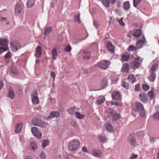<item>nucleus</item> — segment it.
I'll use <instances>...</instances> for the list:
<instances>
[{
  "instance_id": "f257e3e1",
  "label": "nucleus",
  "mask_w": 159,
  "mask_h": 159,
  "mask_svg": "<svg viewBox=\"0 0 159 159\" xmlns=\"http://www.w3.org/2000/svg\"><path fill=\"white\" fill-rule=\"evenodd\" d=\"M80 142L78 140L74 139L71 140L69 142L68 147L69 149L72 151L76 150L79 147Z\"/></svg>"
},
{
  "instance_id": "f03ea898",
  "label": "nucleus",
  "mask_w": 159,
  "mask_h": 159,
  "mask_svg": "<svg viewBox=\"0 0 159 159\" xmlns=\"http://www.w3.org/2000/svg\"><path fill=\"white\" fill-rule=\"evenodd\" d=\"M31 122L33 125L40 127L42 128H44L48 125V123L42 121L38 118L34 119L32 120Z\"/></svg>"
},
{
  "instance_id": "7ed1b4c3",
  "label": "nucleus",
  "mask_w": 159,
  "mask_h": 159,
  "mask_svg": "<svg viewBox=\"0 0 159 159\" xmlns=\"http://www.w3.org/2000/svg\"><path fill=\"white\" fill-rule=\"evenodd\" d=\"M143 61V59L140 57H138L131 63V66L132 68L135 69L138 68Z\"/></svg>"
},
{
  "instance_id": "20e7f679",
  "label": "nucleus",
  "mask_w": 159,
  "mask_h": 159,
  "mask_svg": "<svg viewBox=\"0 0 159 159\" xmlns=\"http://www.w3.org/2000/svg\"><path fill=\"white\" fill-rule=\"evenodd\" d=\"M11 48L13 52H16L20 48L19 43L16 40H14L10 44Z\"/></svg>"
},
{
  "instance_id": "39448f33",
  "label": "nucleus",
  "mask_w": 159,
  "mask_h": 159,
  "mask_svg": "<svg viewBox=\"0 0 159 159\" xmlns=\"http://www.w3.org/2000/svg\"><path fill=\"white\" fill-rule=\"evenodd\" d=\"M38 93L35 91H33L31 93L32 101L33 103L37 104L39 103V100L37 97Z\"/></svg>"
},
{
  "instance_id": "423d86ee",
  "label": "nucleus",
  "mask_w": 159,
  "mask_h": 159,
  "mask_svg": "<svg viewBox=\"0 0 159 159\" xmlns=\"http://www.w3.org/2000/svg\"><path fill=\"white\" fill-rule=\"evenodd\" d=\"M110 64V62L108 60H103L98 62V65L101 68L106 69Z\"/></svg>"
},
{
  "instance_id": "0eeeda50",
  "label": "nucleus",
  "mask_w": 159,
  "mask_h": 159,
  "mask_svg": "<svg viewBox=\"0 0 159 159\" xmlns=\"http://www.w3.org/2000/svg\"><path fill=\"white\" fill-rule=\"evenodd\" d=\"M147 43L145 38L144 35H143L141 39L136 43L137 48H140Z\"/></svg>"
},
{
  "instance_id": "6e6552de",
  "label": "nucleus",
  "mask_w": 159,
  "mask_h": 159,
  "mask_svg": "<svg viewBox=\"0 0 159 159\" xmlns=\"http://www.w3.org/2000/svg\"><path fill=\"white\" fill-rule=\"evenodd\" d=\"M110 111L108 112L109 116H112V119L113 120H116L120 118V116L117 113H116L112 109H109Z\"/></svg>"
},
{
  "instance_id": "1a4fd4ad",
  "label": "nucleus",
  "mask_w": 159,
  "mask_h": 159,
  "mask_svg": "<svg viewBox=\"0 0 159 159\" xmlns=\"http://www.w3.org/2000/svg\"><path fill=\"white\" fill-rule=\"evenodd\" d=\"M144 108L143 105L141 103L138 102L135 103L133 107V109L134 111H139L142 110Z\"/></svg>"
},
{
  "instance_id": "9d476101",
  "label": "nucleus",
  "mask_w": 159,
  "mask_h": 159,
  "mask_svg": "<svg viewBox=\"0 0 159 159\" xmlns=\"http://www.w3.org/2000/svg\"><path fill=\"white\" fill-rule=\"evenodd\" d=\"M139 98L141 101L145 103L148 102V98L146 94L143 93H141L139 95Z\"/></svg>"
},
{
  "instance_id": "9b49d317",
  "label": "nucleus",
  "mask_w": 159,
  "mask_h": 159,
  "mask_svg": "<svg viewBox=\"0 0 159 159\" xmlns=\"http://www.w3.org/2000/svg\"><path fill=\"white\" fill-rule=\"evenodd\" d=\"M22 10V8L20 4H18L16 5L14 11V13L15 15H18L20 14Z\"/></svg>"
},
{
  "instance_id": "f8f14e48",
  "label": "nucleus",
  "mask_w": 159,
  "mask_h": 159,
  "mask_svg": "<svg viewBox=\"0 0 159 159\" xmlns=\"http://www.w3.org/2000/svg\"><path fill=\"white\" fill-rule=\"evenodd\" d=\"M98 139L102 142L106 143L107 141V138L105 135L103 134H98Z\"/></svg>"
},
{
  "instance_id": "ddd939ff",
  "label": "nucleus",
  "mask_w": 159,
  "mask_h": 159,
  "mask_svg": "<svg viewBox=\"0 0 159 159\" xmlns=\"http://www.w3.org/2000/svg\"><path fill=\"white\" fill-rule=\"evenodd\" d=\"M142 33V31L141 30L138 29L134 31L133 32L132 34L134 36L136 37L137 38H139L140 37Z\"/></svg>"
},
{
  "instance_id": "4468645a",
  "label": "nucleus",
  "mask_w": 159,
  "mask_h": 159,
  "mask_svg": "<svg viewBox=\"0 0 159 159\" xmlns=\"http://www.w3.org/2000/svg\"><path fill=\"white\" fill-rule=\"evenodd\" d=\"M60 114L57 111H52L51 112L48 117V118L52 119L54 117H58L60 116Z\"/></svg>"
},
{
  "instance_id": "2eb2a0df",
  "label": "nucleus",
  "mask_w": 159,
  "mask_h": 159,
  "mask_svg": "<svg viewBox=\"0 0 159 159\" xmlns=\"http://www.w3.org/2000/svg\"><path fill=\"white\" fill-rule=\"evenodd\" d=\"M111 96L112 98L115 100H119L120 97V93L117 91H114L113 92L111 95Z\"/></svg>"
},
{
  "instance_id": "dca6fc26",
  "label": "nucleus",
  "mask_w": 159,
  "mask_h": 159,
  "mask_svg": "<svg viewBox=\"0 0 159 159\" xmlns=\"http://www.w3.org/2000/svg\"><path fill=\"white\" fill-rule=\"evenodd\" d=\"M30 148L32 151H35L37 148V145L35 141H32L30 144Z\"/></svg>"
},
{
  "instance_id": "f3484780",
  "label": "nucleus",
  "mask_w": 159,
  "mask_h": 159,
  "mask_svg": "<svg viewBox=\"0 0 159 159\" xmlns=\"http://www.w3.org/2000/svg\"><path fill=\"white\" fill-rule=\"evenodd\" d=\"M35 52L36 53L34 54L35 56L37 57H40L42 54L41 47L39 46L36 48Z\"/></svg>"
},
{
  "instance_id": "a211bd4d",
  "label": "nucleus",
  "mask_w": 159,
  "mask_h": 159,
  "mask_svg": "<svg viewBox=\"0 0 159 159\" xmlns=\"http://www.w3.org/2000/svg\"><path fill=\"white\" fill-rule=\"evenodd\" d=\"M92 153L93 155L95 157H100L102 154L100 151L98 149H94L92 151Z\"/></svg>"
},
{
  "instance_id": "6ab92c4d",
  "label": "nucleus",
  "mask_w": 159,
  "mask_h": 159,
  "mask_svg": "<svg viewBox=\"0 0 159 159\" xmlns=\"http://www.w3.org/2000/svg\"><path fill=\"white\" fill-rule=\"evenodd\" d=\"M90 52L87 51H84L82 54L83 58L84 59H89L90 58Z\"/></svg>"
},
{
  "instance_id": "aec40b11",
  "label": "nucleus",
  "mask_w": 159,
  "mask_h": 159,
  "mask_svg": "<svg viewBox=\"0 0 159 159\" xmlns=\"http://www.w3.org/2000/svg\"><path fill=\"white\" fill-rule=\"evenodd\" d=\"M15 96V94L13 89L11 88H10L8 93V97L11 99H13L14 98Z\"/></svg>"
},
{
  "instance_id": "412c9836",
  "label": "nucleus",
  "mask_w": 159,
  "mask_h": 159,
  "mask_svg": "<svg viewBox=\"0 0 159 159\" xmlns=\"http://www.w3.org/2000/svg\"><path fill=\"white\" fill-rule=\"evenodd\" d=\"M8 43L7 40L0 39V45L3 46V47H8L7 45Z\"/></svg>"
},
{
  "instance_id": "4be33fe9",
  "label": "nucleus",
  "mask_w": 159,
  "mask_h": 159,
  "mask_svg": "<svg viewBox=\"0 0 159 159\" xmlns=\"http://www.w3.org/2000/svg\"><path fill=\"white\" fill-rule=\"evenodd\" d=\"M80 14L79 12L78 14L75 15L74 16V20L75 22L80 24L81 23V20L80 19Z\"/></svg>"
},
{
  "instance_id": "5701e85b",
  "label": "nucleus",
  "mask_w": 159,
  "mask_h": 159,
  "mask_svg": "<svg viewBox=\"0 0 159 159\" xmlns=\"http://www.w3.org/2000/svg\"><path fill=\"white\" fill-rule=\"evenodd\" d=\"M129 70V65L128 63H126L123 65L121 71L122 72H127Z\"/></svg>"
},
{
  "instance_id": "b1692460",
  "label": "nucleus",
  "mask_w": 159,
  "mask_h": 159,
  "mask_svg": "<svg viewBox=\"0 0 159 159\" xmlns=\"http://www.w3.org/2000/svg\"><path fill=\"white\" fill-rule=\"evenodd\" d=\"M107 85V79L106 78H103L102 80L101 86L102 89L105 88Z\"/></svg>"
},
{
  "instance_id": "393cba45",
  "label": "nucleus",
  "mask_w": 159,
  "mask_h": 159,
  "mask_svg": "<svg viewBox=\"0 0 159 159\" xmlns=\"http://www.w3.org/2000/svg\"><path fill=\"white\" fill-rule=\"evenodd\" d=\"M107 130L108 132H112L113 130V127L110 124L106 123L105 125Z\"/></svg>"
},
{
  "instance_id": "a878e982",
  "label": "nucleus",
  "mask_w": 159,
  "mask_h": 159,
  "mask_svg": "<svg viewBox=\"0 0 159 159\" xmlns=\"http://www.w3.org/2000/svg\"><path fill=\"white\" fill-rule=\"evenodd\" d=\"M156 78V74L155 73H151V75L149 76L148 79L151 82H153L155 81Z\"/></svg>"
},
{
  "instance_id": "bb28decb",
  "label": "nucleus",
  "mask_w": 159,
  "mask_h": 159,
  "mask_svg": "<svg viewBox=\"0 0 159 159\" xmlns=\"http://www.w3.org/2000/svg\"><path fill=\"white\" fill-rule=\"evenodd\" d=\"M22 123L17 124L16 127V132L17 133H19L20 132L22 129Z\"/></svg>"
},
{
  "instance_id": "cd10ccee",
  "label": "nucleus",
  "mask_w": 159,
  "mask_h": 159,
  "mask_svg": "<svg viewBox=\"0 0 159 159\" xmlns=\"http://www.w3.org/2000/svg\"><path fill=\"white\" fill-rule=\"evenodd\" d=\"M128 79L129 81L132 83H133L136 81V78L133 74L129 75L128 77Z\"/></svg>"
},
{
  "instance_id": "c85d7f7f",
  "label": "nucleus",
  "mask_w": 159,
  "mask_h": 159,
  "mask_svg": "<svg viewBox=\"0 0 159 159\" xmlns=\"http://www.w3.org/2000/svg\"><path fill=\"white\" fill-rule=\"evenodd\" d=\"M130 8L129 2L128 1L125 2L123 3L124 9L126 10H128Z\"/></svg>"
},
{
  "instance_id": "c756f323",
  "label": "nucleus",
  "mask_w": 159,
  "mask_h": 159,
  "mask_svg": "<svg viewBox=\"0 0 159 159\" xmlns=\"http://www.w3.org/2000/svg\"><path fill=\"white\" fill-rule=\"evenodd\" d=\"M158 66V64L157 63L153 64L150 70L151 73H155L157 71V69Z\"/></svg>"
},
{
  "instance_id": "7c9ffc66",
  "label": "nucleus",
  "mask_w": 159,
  "mask_h": 159,
  "mask_svg": "<svg viewBox=\"0 0 159 159\" xmlns=\"http://www.w3.org/2000/svg\"><path fill=\"white\" fill-rule=\"evenodd\" d=\"M75 115L76 118L80 120L83 119L85 117L84 115L80 114L79 112H75Z\"/></svg>"
},
{
  "instance_id": "2f4dec72",
  "label": "nucleus",
  "mask_w": 159,
  "mask_h": 159,
  "mask_svg": "<svg viewBox=\"0 0 159 159\" xmlns=\"http://www.w3.org/2000/svg\"><path fill=\"white\" fill-rule=\"evenodd\" d=\"M75 107H73L72 108H69L67 110V112L69 114L72 115H74L75 114V112H76L75 110Z\"/></svg>"
},
{
  "instance_id": "473e14b6",
  "label": "nucleus",
  "mask_w": 159,
  "mask_h": 159,
  "mask_svg": "<svg viewBox=\"0 0 159 159\" xmlns=\"http://www.w3.org/2000/svg\"><path fill=\"white\" fill-rule=\"evenodd\" d=\"M128 140L130 144L132 146H135L136 144V140L135 138L133 137H132L130 138H129Z\"/></svg>"
},
{
  "instance_id": "72a5a7b5",
  "label": "nucleus",
  "mask_w": 159,
  "mask_h": 159,
  "mask_svg": "<svg viewBox=\"0 0 159 159\" xmlns=\"http://www.w3.org/2000/svg\"><path fill=\"white\" fill-rule=\"evenodd\" d=\"M52 52L53 59L54 60L56 59L57 56V52L56 48H53Z\"/></svg>"
},
{
  "instance_id": "f704fd0d",
  "label": "nucleus",
  "mask_w": 159,
  "mask_h": 159,
  "mask_svg": "<svg viewBox=\"0 0 159 159\" xmlns=\"http://www.w3.org/2000/svg\"><path fill=\"white\" fill-rule=\"evenodd\" d=\"M107 46L109 51L113 52L114 51L113 47L111 42L107 43Z\"/></svg>"
},
{
  "instance_id": "c9c22d12",
  "label": "nucleus",
  "mask_w": 159,
  "mask_h": 159,
  "mask_svg": "<svg viewBox=\"0 0 159 159\" xmlns=\"http://www.w3.org/2000/svg\"><path fill=\"white\" fill-rule=\"evenodd\" d=\"M52 30V28L51 27H48L45 29L44 30V34L45 35H47L50 32H51Z\"/></svg>"
},
{
  "instance_id": "e433bc0d",
  "label": "nucleus",
  "mask_w": 159,
  "mask_h": 159,
  "mask_svg": "<svg viewBox=\"0 0 159 159\" xmlns=\"http://www.w3.org/2000/svg\"><path fill=\"white\" fill-rule=\"evenodd\" d=\"M49 144V141L47 140H45L43 141L41 144L42 147L44 148L46 146H48Z\"/></svg>"
},
{
  "instance_id": "4c0bfd02",
  "label": "nucleus",
  "mask_w": 159,
  "mask_h": 159,
  "mask_svg": "<svg viewBox=\"0 0 159 159\" xmlns=\"http://www.w3.org/2000/svg\"><path fill=\"white\" fill-rule=\"evenodd\" d=\"M34 0H28L27 2V7H30L34 5Z\"/></svg>"
},
{
  "instance_id": "58836bf2",
  "label": "nucleus",
  "mask_w": 159,
  "mask_h": 159,
  "mask_svg": "<svg viewBox=\"0 0 159 159\" xmlns=\"http://www.w3.org/2000/svg\"><path fill=\"white\" fill-rule=\"evenodd\" d=\"M130 58V56L129 55L124 54L122 56V60L124 61H127Z\"/></svg>"
},
{
  "instance_id": "ea45409f",
  "label": "nucleus",
  "mask_w": 159,
  "mask_h": 159,
  "mask_svg": "<svg viewBox=\"0 0 159 159\" xmlns=\"http://www.w3.org/2000/svg\"><path fill=\"white\" fill-rule=\"evenodd\" d=\"M105 98L104 97H102V98L100 99L99 98L97 101L96 103L98 105H100L104 102L105 101Z\"/></svg>"
},
{
  "instance_id": "a19ab883",
  "label": "nucleus",
  "mask_w": 159,
  "mask_h": 159,
  "mask_svg": "<svg viewBox=\"0 0 159 159\" xmlns=\"http://www.w3.org/2000/svg\"><path fill=\"white\" fill-rule=\"evenodd\" d=\"M10 72L13 75H17V70L15 67H12L10 70Z\"/></svg>"
},
{
  "instance_id": "79ce46f5",
  "label": "nucleus",
  "mask_w": 159,
  "mask_h": 159,
  "mask_svg": "<svg viewBox=\"0 0 159 159\" xmlns=\"http://www.w3.org/2000/svg\"><path fill=\"white\" fill-rule=\"evenodd\" d=\"M148 95L150 100H152L154 97L155 94L152 91H150L148 93Z\"/></svg>"
},
{
  "instance_id": "37998d69",
  "label": "nucleus",
  "mask_w": 159,
  "mask_h": 159,
  "mask_svg": "<svg viewBox=\"0 0 159 159\" xmlns=\"http://www.w3.org/2000/svg\"><path fill=\"white\" fill-rule=\"evenodd\" d=\"M142 1V0H133L134 6L136 7Z\"/></svg>"
},
{
  "instance_id": "c03bdc74",
  "label": "nucleus",
  "mask_w": 159,
  "mask_h": 159,
  "mask_svg": "<svg viewBox=\"0 0 159 159\" xmlns=\"http://www.w3.org/2000/svg\"><path fill=\"white\" fill-rule=\"evenodd\" d=\"M139 111H140V115L141 116L142 118L145 117L146 112L145 110H144V109L143 108V109L142 110H141Z\"/></svg>"
},
{
  "instance_id": "a18cd8bd",
  "label": "nucleus",
  "mask_w": 159,
  "mask_h": 159,
  "mask_svg": "<svg viewBox=\"0 0 159 159\" xmlns=\"http://www.w3.org/2000/svg\"><path fill=\"white\" fill-rule=\"evenodd\" d=\"M102 2L106 7H109L110 3L109 0H102Z\"/></svg>"
},
{
  "instance_id": "49530a36",
  "label": "nucleus",
  "mask_w": 159,
  "mask_h": 159,
  "mask_svg": "<svg viewBox=\"0 0 159 159\" xmlns=\"http://www.w3.org/2000/svg\"><path fill=\"white\" fill-rule=\"evenodd\" d=\"M154 120L159 121V112L155 113L153 116Z\"/></svg>"
},
{
  "instance_id": "de8ad7c7",
  "label": "nucleus",
  "mask_w": 159,
  "mask_h": 159,
  "mask_svg": "<svg viewBox=\"0 0 159 159\" xmlns=\"http://www.w3.org/2000/svg\"><path fill=\"white\" fill-rule=\"evenodd\" d=\"M8 47H0V53H2L8 49Z\"/></svg>"
},
{
  "instance_id": "09e8293b",
  "label": "nucleus",
  "mask_w": 159,
  "mask_h": 159,
  "mask_svg": "<svg viewBox=\"0 0 159 159\" xmlns=\"http://www.w3.org/2000/svg\"><path fill=\"white\" fill-rule=\"evenodd\" d=\"M31 130L33 134L38 132L37 128L35 127L32 128Z\"/></svg>"
},
{
  "instance_id": "8fccbe9b",
  "label": "nucleus",
  "mask_w": 159,
  "mask_h": 159,
  "mask_svg": "<svg viewBox=\"0 0 159 159\" xmlns=\"http://www.w3.org/2000/svg\"><path fill=\"white\" fill-rule=\"evenodd\" d=\"M138 49V48L136 47H135L133 45L130 46L128 49V51H133V50H136Z\"/></svg>"
},
{
  "instance_id": "3c124183",
  "label": "nucleus",
  "mask_w": 159,
  "mask_h": 159,
  "mask_svg": "<svg viewBox=\"0 0 159 159\" xmlns=\"http://www.w3.org/2000/svg\"><path fill=\"white\" fill-rule=\"evenodd\" d=\"M11 53L9 51L4 56V57L6 59H9L11 57Z\"/></svg>"
},
{
  "instance_id": "603ef678",
  "label": "nucleus",
  "mask_w": 159,
  "mask_h": 159,
  "mask_svg": "<svg viewBox=\"0 0 159 159\" xmlns=\"http://www.w3.org/2000/svg\"><path fill=\"white\" fill-rule=\"evenodd\" d=\"M71 48L70 45H68L65 49V51L66 52H70L71 50Z\"/></svg>"
},
{
  "instance_id": "864d4df0",
  "label": "nucleus",
  "mask_w": 159,
  "mask_h": 159,
  "mask_svg": "<svg viewBox=\"0 0 159 159\" xmlns=\"http://www.w3.org/2000/svg\"><path fill=\"white\" fill-rule=\"evenodd\" d=\"M142 88L144 90H148L149 89V86L147 84H143L142 85Z\"/></svg>"
},
{
  "instance_id": "5fc2aeb1",
  "label": "nucleus",
  "mask_w": 159,
  "mask_h": 159,
  "mask_svg": "<svg viewBox=\"0 0 159 159\" xmlns=\"http://www.w3.org/2000/svg\"><path fill=\"white\" fill-rule=\"evenodd\" d=\"M46 157V154L45 153L43 152H42L39 155V157L42 159H43L45 158Z\"/></svg>"
},
{
  "instance_id": "6e6d98bb",
  "label": "nucleus",
  "mask_w": 159,
  "mask_h": 159,
  "mask_svg": "<svg viewBox=\"0 0 159 159\" xmlns=\"http://www.w3.org/2000/svg\"><path fill=\"white\" fill-rule=\"evenodd\" d=\"M122 85L123 87L127 89L129 87V84L128 82H123L122 83Z\"/></svg>"
},
{
  "instance_id": "4d7b16f0",
  "label": "nucleus",
  "mask_w": 159,
  "mask_h": 159,
  "mask_svg": "<svg viewBox=\"0 0 159 159\" xmlns=\"http://www.w3.org/2000/svg\"><path fill=\"white\" fill-rule=\"evenodd\" d=\"M123 17L121 18L119 20H118V22L120 25L122 26H123L125 25V24L123 21Z\"/></svg>"
},
{
  "instance_id": "13d9d810",
  "label": "nucleus",
  "mask_w": 159,
  "mask_h": 159,
  "mask_svg": "<svg viewBox=\"0 0 159 159\" xmlns=\"http://www.w3.org/2000/svg\"><path fill=\"white\" fill-rule=\"evenodd\" d=\"M34 135L38 139H40L42 135L41 134L39 131L34 134Z\"/></svg>"
},
{
  "instance_id": "bf43d9fd",
  "label": "nucleus",
  "mask_w": 159,
  "mask_h": 159,
  "mask_svg": "<svg viewBox=\"0 0 159 159\" xmlns=\"http://www.w3.org/2000/svg\"><path fill=\"white\" fill-rule=\"evenodd\" d=\"M93 24L96 26L97 28L100 25L98 21L95 20H93Z\"/></svg>"
},
{
  "instance_id": "052dcab7",
  "label": "nucleus",
  "mask_w": 159,
  "mask_h": 159,
  "mask_svg": "<svg viewBox=\"0 0 159 159\" xmlns=\"http://www.w3.org/2000/svg\"><path fill=\"white\" fill-rule=\"evenodd\" d=\"M138 157L137 155H135L134 154H132L129 157V159H134L137 158Z\"/></svg>"
},
{
  "instance_id": "680f3d73",
  "label": "nucleus",
  "mask_w": 159,
  "mask_h": 159,
  "mask_svg": "<svg viewBox=\"0 0 159 159\" xmlns=\"http://www.w3.org/2000/svg\"><path fill=\"white\" fill-rule=\"evenodd\" d=\"M155 140V138L153 137H150L149 139L150 142V143L152 144L154 143Z\"/></svg>"
},
{
  "instance_id": "e2e57ef3",
  "label": "nucleus",
  "mask_w": 159,
  "mask_h": 159,
  "mask_svg": "<svg viewBox=\"0 0 159 159\" xmlns=\"http://www.w3.org/2000/svg\"><path fill=\"white\" fill-rule=\"evenodd\" d=\"M140 85L139 84H138L135 85V90L136 91H138L139 90V88Z\"/></svg>"
},
{
  "instance_id": "0e129e2a",
  "label": "nucleus",
  "mask_w": 159,
  "mask_h": 159,
  "mask_svg": "<svg viewBox=\"0 0 159 159\" xmlns=\"http://www.w3.org/2000/svg\"><path fill=\"white\" fill-rule=\"evenodd\" d=\"M50 75H51V76L52 77V78H53V81H54L55 78V76H56V75H55V73H54L53 72H51Z\"/></svg>"
},
{
  "instance_id": "69168bd1",
  "label": "nucleus",
  "mask_w": 159,
  "mask_h": 159,
  "mask_svg": "<svg viewBox=\"0 0 159 159\" xmlns=\"http://www.w3.org/2000/svg\"><path fill=\"white\" fill-rule=\"evenodd\" d=\"M24 159H33L31 156H25L23 157Z\"/></svg>"
},
{
  "instance_id": "338daca9",
  "label": "nucleus",
  "mask_w": 159,
  "mask_h": 159,
  "mask_svg": "<svg viewBox=\"0 0 159 159\" xmlns=\"http://www.w3.org/2000/svg\"><path fill=\"white\" fill-rule=\"evenodd\" d=\"M82 149L83 151V152H86V153L88 152L87 149L85 146H84L83 147Z\"/></svg>"
},
{
  "instance_id": "774afa93",
  "label": "nucleus",
  "mask_w": 159,
  "mask_h": 159,
  "mask_svg": "<svg viewBox=\"0 0 159 159\" xmlns=\"http://www.w3.org/2000/svg\"><path fill=\"white\" fill-rule=\"evenodd\" d=\"M111 104L113 105H115L116 106H118V105L119 103L117 102H111Z\"/></svg>"
}]
</instances>
